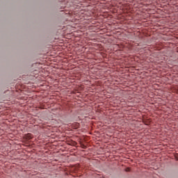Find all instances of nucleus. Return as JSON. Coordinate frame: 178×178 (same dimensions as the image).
I'll return each mask as SVG.
<instances>
[{
	"mask_svg": "<svg viewBox=\"0 0 178 178\" xmlns=\"http://www.w3.org/2000/svg\"><path fill=\"white\" fill-rule=\"evenodd\" d=\"M25 137L27 140H31L33 138V135L31 134H28Z\"/></svg>",
	"mask_w": 178,
	"mask_h": 178,
	"instance_id": "nucleus-2",
	"label": "nucleus"
},
{
	"mask_svg": "<svg viewBox=\"0 0 178 178\" xmlns=\"http://www.w3.org/2000/svg\"><path fill=\"white\" fill-rule=\"evenodd\" d=\"M79 127H80V124L78 123V122H74V123H73V124H72V129H79Z\"/></svg>",
	"mask_w": 178,
	"mask_h": 178,
	"instance_id": "nucleus-1",
	"label": "nucleus"
}]
</instances>
